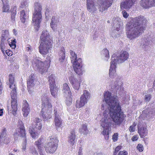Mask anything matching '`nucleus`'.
<instances>
[{"mask_svg": "<svg viewBox=\"0 0 155 155\" xmlns=\"http://www.w3.org/2000/svg\"><path fill=\"white\" fill-rule=\"evenodd\" d=\"M85 113L84 114L83 116L84 117H88L90 114V109L89 108H87L85 109Z\"/></svg>", "mask_w": 155, "mask_h": 155, "instance_id": "49530a36", "label": "nucleus"}, {"mask_svg": "<svg viewBox=\"0 0 155 155\" xmlns=\"http://www.w3.org/2000/svg\"><path fill=\"white\" fill-rule=\"evenodd\" d=\"M48 81L50 86L51 85H55V76L54 74H51L49 77Z\"/></svg>", "mask_w": 155, "mask_h": 155, "instance_id": "473e14b6", "label": "nucleus"}, {"mask_svg": "<svg viewBox=\"0 0 155 155\" xmlns=\"http://www.w3.org/2000/svg\"><path fill=\"white\" fill-rule=\"evenodd\" d=\"M54 122L56 127H59L61 126L62 123L61 119L54 120Z\"/></svg>", "mask_w": 155, "mask_h": 155, "instance_id": "ea45409f", "label": "nucleus"}, {"mask_svg": "<svg viewBox=\"0 0 155 155\" xmlns=\"http://www.w3.org/2000/svg\"><path fill=\"white\" fill-rule=\"evenodd\" d=\"M9 87L11 89L10 95L12 100H17L16 85H11L9 86Z\"/></svg>", "mask_w": 155, "mask_h": 155, "instance_id": "5701e85b", "label": "nucleus"}, {"mask_svg": "<svg viewBox=\"0 0 155 155\" xmlns=\"http://www.w3.org/2000/svg\"><path fill=\"white\" fill-rule=\"evenodd\" d=\"M31 47L30 45H28V46L26 47V49L28 51H29L31 50Z\"/></svg>", "mask_w": 155, "mask_h": 155, "instance_id": "774afa93", "label": "nucleus"}, {"mask_svg": "<svg viewBox=\"0 0 155 155\" xmlns=\"http://www.w3.org/2000/svg\"><path fill=\"white\" fill-rule=\"evenodd\" d=\"M151 98V95L150 94H148L145 96L144 99L146 101H149Z\"/></svg>", "mask_w": 155, "mask_h": 155, "instance_id": "de8ad7c7", "label": "nucleus"}, {"mask_svg": "<svg viewBox=\"0 0 155 155\" xmlns=\"http://www.w3.org/2000/svg\"><path fill=\"white\" fill-rule=\"evenodd\" d=\"M151 41V40H150L149 38L146 39V40H144L145 42V43L144 44V45H147L150 43Z\"/></svg>", "mask_w": 155, "mask_h": 155, "instance_id": "052dcab7", "label": "nucleus"}, {"mask_svg": "<svg viewBox=\"0 0 155 155\" xmlns=\"http://www.w3.org/2000/svg\"><path fill=\"white\" fill-rule=\"evenodd\" d=\"M142 101L141 100H133V103L134 104L135 106H137L138 105H140L142 103Z\"/></svg>", "mask_w": 155, "mask_h": 155, "instance_id": "c03bdc74", "label": "nucleus"}, {"mask_svg": "<svg viewBox=\"0 0 155 155\" xmlns=\"http://www.w3.org/2000/svg\"><path fill=\"white\" fill-rule=\"evenodd\" d=\"M28 6V4L26 1H22L21 2V5L20 6L21 8H25L27 7Z\"/></svg>", "mask_w": 155, "mask_h": 155, "instance_id": "37998d69", "label": "nucleus"}, {"mask_svg": "<svg viewBox=\"0 0 155 155\" xmlns=\"http://www.w3.org/2000/svg\"><path fill=\"white\" fill-rule=\"evenodd\" d=\"M138 139V138L137 136L134 135L132 137L131 139L132 141H134L137 140Z\"/></svg>", "mask_w": 155, "mask_h": 155, "instance_id": "0e129e2a", "label": "nucleus"}, {"mask_svg": "<svg viewBox=\"0 0 155 155\" xmlns=\"http://www.w3.org/2000/svg\"><path fill=\"white\" fill-rule=\"evenodd\" d=\"M42 21V15L41 14H33L32 21L33 24L37 29L40 27V24Z\"/></svg>", "mask_w": 155, "mask_h": 155, "instance_id": "ddd939ff", "label": "nucleus"}, {"mask_svg": "<svg viewBox=\"0 0 155 155\" xmlns=\"http://www.w3.org/2000/svg\"><path fill=\"white\" fill-rule=\"evenodd\" d=\"M138 133H139L140 137L141 138L144 137L146 136L147 134V130L146 128L144 127H141L139 128L138 127Z\"/></svg>", "mask_w": 155, "mask_h": 155, "instance_id": "cd10ccee", "label": "nucleus"}, {"mask_svg": "<svg viewBox=\"0 0 155 155\" xmlns=\"http://www.w3.org/2000/svg\"><path fill=\"white\" fill-rule=\"evenodd\" d=\"M59 22V20L57 17L54 16L52 17L51 21L50 23V26L53 31H55L57 30V26Z\"/></svg>", "mask_w": 155, "mask_h": 155, "instance_id": "aec40b11", "label": "nucleus"}, {"mask_svg": "<svg viewBox=\"0 0 155 155\" xmlns=\"http://www.w3.org/2000/svg\"><path fill=\"white\" fill-rule=\"evenodd\" d=\"M118 134L117 133H114L113 135L112 139L115 142L118 139Z\"/></svg>", "mask_w": 155, "mask_h": 155, "instance_id": "8fccbe9b", "label": "nucleus"}, {"mask_svg": "<svg viewBox=\"0 0 155 155\" xmlns=\"http://www.w3.org/2000/svg\"><path fill=\"white\" fill-rule=\"evenodd\" d=\"M35 144L39 150L40 155H45V152L43 147L42 140L39 139L38 141L35 142Z\"/></svg>", "mask_w": 155, "mask_h": 155, "instance_id": "a211bd4d", "label": "nucleus"}, {"mask_svg": "<svg viewBox=\"0 0 155 155\" xmlns=\"http://www.w3.org/2000/svg\"><path fill=\"white\" fill-rule=\"evenodd\" d=\"M140 5L144 9H148L155 6V0H141Z\"/></svg>", "mask_w": 155, "mask_h": 155, "instance_id": "4468645a", "label": "nucleus"}, {"mask_svg": "<svg viewBox=\"0 0 155 155\" xmlns=\"http://www.w3.org/2000/svg\"><path fill=\"white\" fill-rule=\"evenodd\" d=\"M11 107L13 114H14L17 110V100H11Z\"/></svg>", "mask_w": 155, "mask_h": 155, "instance_id": "c85d7f7f", "label": "nucleus"}, {"mask_svg": "<svg viewBox=\"0 0 155 155\" xmlns=\"http://www.w3.org/2000/svg\"><path fill=\"white\" fill-rule=\"evenodd\" d=\"M68 79L73 88L76 90H78L80 86V81H79L73 74L69 76Z\"/></svg>", "mask_w": 155, "mask_h": 155, "instance_id": "2eb2a0df", "label": "nucleus"}, {"mask_svg": "<svg viewBox=\"0 0 155 155\" xmlns=\"http://www.w3.org/2000/svg\"><path fill=\"white\" fill-rule=\"evenodd\" d=\"M22 110L23 116L25 117H27L29 113L30 109L28 104L26 100L23 101Z\"/></svg>", "mask_w": 155, "mask_h": 155, "instance_id": "6ab92c4d", "label": "nucleus"}, {"mask_svg": "<svg viewBox=\"0 0 155 155\" xmlns=\"http://www.w3.org/2000/svg\"><path fill=\"white\" fill-rule=\"evenodd\" d=\"M83 93L80 97V100H77L76 101V107L77 108H80L84 106L90 98V94L88 91L84 90Z\"/></svg>", "mask_w": 155, "mask_h": 155, "instance_id": "9b49d317", "label": "nucleus"}, {"mask_svg": "<svg viewBox=\"0 0 155 155\" xmlns=\"http://www.w3.org/2000/svg\"><path fill=\"white\" fill-rule=\"evenodd\" d=\"M9 7L8 4L3 5V12H7L9 10Z\"/></svg>", "mask_w": 155, "mask_h": 155, "instance_id": "a18cd8bd", "label": "nucleus"}, {"mask_svg": "<svg viewBox=\"0 0 155 155\" xmlns=\"http://www.w3.org/2000/svg\"><path fill=\"white\" fill-rule=\"evenodd\" d=\"M54 120L61 119L60 117L61 114L58 110L57 109H54Z\"/></svg>", "mask_w": 155, "mask_h": 155, "instance_id": "f704fd0d", "label": "nucleus"}, {"mask_svg": "<svg viewBox=\"0 0 155 155\" xmlns=\"http://www.w3.org/2000/svg\"><path fill=\"white\" fill-rule=\"evenodd\" d=\"M76 136L74 130H71L68 137V141L71 145L73 146L76 143Z\"/></svg>", "mask_w": 155, "mask_h": 155, "instance_id": "412c9836", "label": "nucleus"}, {"mask_svg": "<svg viewBox=\"0 0 155 155\" xmlns=\"http://www.w3.org/2000/svg\"><path fill=\"white\" fill-rule=\"evenodd\" d=\"M102 54L105 57V60L107 61L109 57L108 50L106 49H103L102 51Z\"/></svg>", "mask_w": 155, "mask_h": 155, "instance_id": "c9c22d12", "label": "nucleus"}, {"mask_svg": "<svg viewBox=\"0 0 155 155\" xmlns=\"http://www.w3.org/2000/svg\"><path fill=\"white\" fill-rule=\"evenodd\" d=\"M104 97L105 102L108 105V110L107 112L105 110L104 112V117L101 120V124L104 128L102 134L104 136L106 140H108L112 124L111 119L108 114L114 122L113 125L114 127L120 126L126 116L121 111L117 96H111V93L107 91L104 93Z\"/></svg>", "mask_w": 155, "mask_h": 155, "instance_id": "f257e3e1", "label": "nucleus"}, {"mask_svg": "<svg viewBox=\"0 0 155 155\" xmlns=\"http://www.w3.org/2000/svg\"><path fill=\"white\" fill-rule=\"evenodd\" d=\"M8 42L9 46L12 48L14 49L16 47V41L15 39H14L13 40H12L11 41V42H10L9 41H8Z\"/></svg>", "mask_w": 155, "mask_h": 155, "instance_id": "58836bf2", "label": "nucleus"}, {"mask_svg": "<svg viewBox=\"0 0 155 155\" xmlns=\"http://www.w3.org/2000/svg\"><path fill=\"white\" fill-rule=\"evenodd\" d=\"M129 130L130 132H134L135 131L134 127L133 125L130 126L129 128Z\"/></svg>", "mask_w": 155, "mask_h": 155, "instance_id": "680f3d73", "label": "nucleus"}, {"mask_svg": "<svg viewBox=\"0 0 155 155\" xmlns=\"http://www.w3.org/2000/svg\"><path fill=\"white\" fill-rule=\"evenodd\" d=\"M1 1H2L3 5L8 4V0H1Z\"/></svg>", "mask_w": 155, "mask_h": 155, "instance_id": "69168bd1", "label": "nucleus"}, {"mask_svg": "<svg viewBox=\"0 0 155 155\" xmlns=\"http://www.w3.org/2000/svg\"><path fill=\"white\" fill-rule=\"evenodd\" d=\"M120 30V28L119 27H117L113 31V32L112 34V35L113 37H117L119 36V35L118 34L116 33L115 34V31H116L117 32L118 31Z\"/></svg>", "mask_w": 155, "mask_h": 155, "instance_id": "79ce46f5", "label": "nucleus"}, {"mask_svg": "<svg viewBox=\"0 0 155 155\" xmlns=\"http://www.w3.org/2000/svg\"><path fill=\"white\" fill-rule=\"evenodd\" d=\"M35 80L34 74H32L29 76V78L27 80V86L28 88H30L33 86L34 82Z\"/></svg>", "mask_w": 155, "mask_h": 155, "instance_id": "bb28decb", "label": "nucleus"}, {"mask_svg": "<svg viewBox=\"0 0 155 155\" xmlns=\"http://www.w3.org/2000/svg\"><path fill=\"white\" fill-rule=\"evenodd\" d=\"M5 53L8 56H11L12 55V52L9 50H5Z\"/></svg>", "mask_w": 155, "mask_h": 155, "instance_id": "4d7b16f0", "label": "nucleus"}, {"mask_svg": "<svg viewBox=\"0 0 155 155\" xmlns=\"http://www.w3.org/2000/svg\"><path fill=\"white\" fill-rule=\"evenodd\" d=\"M19 127L16 132L14 134V137L15 140H17L18 137L23 138V140L26 138V133L25 127L22 122L21 121L19 122Z\"/></svg>", "mask_w": 155, "mask_h": 155, "instance_id": "f8f14e48", "label": "nucleus"}, {"mask_svg": "<svg viewBox=\"0 0 155 155\" xmlns=\"http://www.w3.org/2000/svg\"><path fill=\"white\" fill-rule=\"evenodd\" d=\"M6 131L5 129H4L0 134V144L3 141L4 138L6 135Z\"/></svg>", "mask_w": 155, "mask_h": 155, "instance_id": "e433bc0d", "label": "nucleus"}, {"mask_svg": "<svg viewBox=\"0 0 155 155\" xmlns=\"http://www.w3.org/2000/svg\"><path fill=\"white\" fill-rule=\"evenodd\" d=\"M150 112L148 111L147 110H145L142 112V113L141 114V116L143 118V119L146 118H148L150 115H149Z\"/></svg>", "mask_w": 155, "mask_h": 155, "instance_id": "72a5a7b5", "label": "nucleus"}, {"mask_svg": "<svg viewBox=\"0 0 155 155\" xmlns=\"http://www.w3.org/2000/svg\"><path fill=\"white\" fill-rule=\"evenodd\" d=\"M113 57V56L111 57L109 74L110 78H115V81L114 84L111 85V88L115 89V91L119 92L123 90V87L121 85L122 82L121 77L116 73V66L117 63H122L127 60L129 58V54L126 51H122L117 57L115 58Z\"/></svg>", "mask_w": 155, "mask_h": 155, "instance_id": "7ed1b4c3", "label": "nucleus"}, {"mask_svg": "<svg viewBox=\"0 0 155 155\" xmlns=\"http://www.w3.org/2000/svg\"><path fill=\"white\" fill-rule=\"evenodd\" d=\"M95 0H87L86 7L87 10L90 12L93 13L99 9V11L103 12L111 6L112 3V0H100L99 5L94 3Z\"/></svg>", "mask_w": 155, "mask_h": 155, "instance_id": "39448f33", "label": "nucleus"}, {"mask_svg": "<svg viewBox=\"0 0 155 155\" xmlns=\"http://www.w3.org/2000/svg\"><path fill=\"white\" fill-rule=\"evenodd\" d=\"M20 17L21 22L23 23H25L27 21L28 17L27 11L25 12V11L23 10L21 11Z\"/></svg>", "mask_w": 155, "mask_h": 155, "instance_id": "b1692460", "label": "nucleus"}, {"mask_svg": "<svg viewBox=\"0 0 155 155\" xmlns=\"http://www.w3.org/2000/svg\"><path fill=\"white\" fill-rule=\"evenodd\" d=\"M79 132L81 134H86L88 133V130L86 124H83L79 130Z\"/></svg>", "mask_w": 155, "mask_h": 155, "instance_id": "7c9ffc66", "label": "nucleus"}, {"mask_svg": "<svg viewBox=\"0 0 155 155\" xmlns=\"http://www.w3.org/2000/svg\"><path fill=\"white\" fill-rule=\"evenodd\" d=\"M34 13L41 14L42 9V6L41 4L38 2H36L35 3L34 5Z\"/></svg>", "mask_w": 155, "mask_h": 155, "instance_id": "393cba45", "label": "nucleus"}, {"mask_svg": "<svg viewBox=\"0 0 155 155\" xmlns=\"http://www.w3.org/2000/svg\"><path fill=\"white\" fill-rule=\"evenodd\" d=\"M33 67L35 69L39 71L40 73L42 74L47 71L49 65L45 62L35 59L32 62Z\"/></svg>", "mask_w": 155, "mask_h": 155, "instance_id": "9d476101", "label": "nucleus"}, {"mask_svg": "<svg viewBox=\"0 0 155 155\" xmlns=\"http://www.w3.org/2000/svg\"><path fill=\"white\" fill-rule=\"evenodd\" d=\"M16 6H13L11 9V13L16 14Z\"/></svg>", "mask_w": 155, "mask_h": 155, "instance_id": "603ef678", "label": "nucleus"}, {"mask_svg": "<svg viewBox=\"0 0 155 155\" xmlns=\"http://www.w3.org/2000/svg\"><path fill=\"white\" fill-rule=\"evenodd\" d=\"M147 19L140 15L133 18L126 25V29L127 38L130 40H134L141 35L146 29Z\"/></svg>", "mask_w": 155, "mask_h": 155, "instance_id": "f03ea898", "label": "nucleus"}, {"mask_svg": "<svg viewBox=\"0 0 155 155\" xmlns=\"http://www.w3.org/2000/svg\"><path fill=\"white\" fill-rule=\"evenodd\" d=\"M121 146H118L115 149V151L114 153V155H116V154L121 149Z\"/></svg>", "mask_w": 155, "mask_h": 155, "instance_id": "5fc2aeb1", "label": "nucleus"}, {"mask_svg": "<svg viewBox=\"0 0 155 155\" xmlns=\"http://www.w3.org/2000/svg\"><path fill=\"white\" fill-rule=\"evenodd\" d=\"M2 84L0 81V94L1 93L2 91Z\"/></svg>", "mask_w": 155, "mask_h": 155, "instance_id": "338daca9", "label": "nucleus"}, {"mask_svg": "<svg viewBox=\"0 0 155 155\" xmlns=\"http://www.w3.org/2000/svg\"><path fill=\"white\" fill-rule=\"evenodd\" d=\"M9 34L8 30H3L2 31V34L1 37V39L6 40V39H9Z\"/></svg>", "mask_w": 155, "mask_h": 155, "instance_id": "2f4dec72", "label": "nucleus"}, {"mask_svg": "<svg viewBox=\"0 0 155 155\" xmlns=\"http://www.w3.org/2000/svg\"><path fill=\"white\" fill-rule=\"evenodd\" d=\"M30 151L31 153L33 154L38 155V153L35 147H32V148H31L30 149Z\"/></svg>", "mask_w": 155, "mask_h": 155, "instance_id": "09e8293b", "label": "nucleus"}, {"mask_svg": "<svg viewBox=\"0 0 155 155\" xmlns=\"http://www.w3.org/2000/svg\"><path fill=\"white\" fill-rule=\"evenodd\" d=\"M128 153L125 150L122 151H120L118 153V155H127Z\"/></svg>", "mask_w": 155, "mask_h": 155, "instance_id": "6e6d98bb", "label": "nucleus"}, {"mask_svg": "<svg viewBox=\"0 0 155 155\" xmlns=\"http://www.w3.org/2000/svg\"><path fill=\"white\" fill-rule=\"evenodd\" d=\"M137 148L140 152L143 150V146L141 144H138L137 146Z\"/></svg>", "mask_w": 155, "mask_h": 155, "instance_id": "864d4df0", "label": "nucleus"}, {"mask_svg": "<svg viewBox=\"0 0 155 155\" xmlns=\"http://www.w3.org/2000/svg\"><path fill=\"white\" fill-rule=\"evenodd\" d=\"M50 90L51 94L52 95L55 97L57 95L58 88L55 85H53L50 86Z\"/></svg>", "mask_w": 155, "mask_h": 155, "instance_id": "a878e982", "label": "nucleus"}, {"mask_svg": "<svg viewBox=\"0 0 155 155\" xmlns=\"http://www.w3.org/2000/svg\"><path fill=\"white\" fill-rule=\"evenodd\" d=\"M71 97V96H69L66 97V99L65 100V103L67 106H70L72 104V98Z\"/></svg>", "mask_w": 155, "mask_h": 155, "instance_id": "a19ab883", "label": "nucleus"}, {"mask_svg": "<svg viewBox=\"0 0 155 155\" xmlns=\"http://www.w3.org/2000/svg\"><path fill=\"white\" fill-rule=\"evenodd\" d=\"M65 51L64 47H61L59 51L58 55L59 61L61 63L64 62L66 60L65 57Z\"/></svg>", "mask_w": 155, "mask_h": 155, "instance_id": "4be33fe9", "label": "nucleus"}, {"mask_svg": "<svg viewBox=\"0 0 155 155\" xmlns=\"http://www.w3.org/2000/svg\"><path fill=\"white\" fill-rule=\"evenodd\" d=\"M24 140V143L23 144V145L22 146V149L23 150V151L25 150L26 149V140L25 139Z\"/></svg>", "mask_w": 155, "mask_h": 155, "instance_id": "13d9d810", "label": "nucleus"}, {"mask_svg": "<svg viewBox=\"0 0 155 155\" xmlns=\"http://www.w3.org/2000/svg\"><path fill=\"white\" fill-rule=\"evenodd\" d=\"M14 78L12 74H10L9 75V86L16 85L14 83Z\"/></svg>", "mask_w": 155, "mask_h": 155, "instance_id": "4c0bfd02", "label": "nucleus"}, {"mask_svg": "<svg viewBox=\"0 0 155 155\" xmlns=\"http://www.w3.org/2000/svg\"><path fill=\"white\" fill-rule=\"evenodd\" d=\"M58 142V138L56 137L51 136L50 137L49 141L44 146L46 152L49 153H54L57 148Z\"/></svg>", "mask_w": 155, "mask_h": 155, "instance_id": "1a4fd4ad", "label": "nucleus"}, {"mask_svg": "<svg viewBox=\"0 0 155 155\" xmlns=\"http://www.w3.org/2000/svg\"><path fill=\"white\" fill-rule=\"evenodd\" d=\"M16 14L11 13V19L12 22H14L15 21V16Z\"/></svg>", "mask_w": 155, "mask_h": 155, "instance_id": "bf43d9fd", "label": "nucleus"}, {"mask_svg": "<svg viewBox=\"0 0 155 155\" xmlns=\"http://www.w3.org/2000/svg\"><path fill=\"white\" fill-rule=\"evenodd\" d=\"M62 91L63 96L65 97L71 96V93L68 84L67 83L63 84Z\"/></svg>", "mask_w": 155, "mask_h": 155, "instance_id": "f3484780", "label": "nucleus"}, {"mask_svg": "<svg viewBox=\"0 0 155 155\" xmlns=\"http://www.w3.org/2000/svg\"><path fill=\"white\" fill-rule=\"evenodd\" d=\"M41 120L38 118H35L32 123V126L30 127L29 133L33 138H37L42 127V124L41 123Z\"/></svg>", "mask_w": 155, "mask_h": 155, "instance_id": "6e6552de", "label": "nucleus"}, {"mask_svg": "<svg viewBox=\"0 0 155 155\" xmlns=\"http://www.w3.org/2000/svg\"><path fill=\"white\" fill-rule=\"evenodd\" d=\"M8 42V40H4L1 39V44L0 47L1 49L4 54H5V49L7 45V42Z\"/></svg>", "mask_w": 155, "mask_h": 155, "instance_id": "c756f323", "label": "nucleus"}, {"mask_svg": "<svg viewBox=\"0 0 155 155\" xmlns=\"http://www.w3.org/2000/svg\"><path fill=\"white\" fill-rule=\"evenodd\" d=\"M42 106L41 117H42L44 121H47L51 117L52 107L49 100L47 95H44L41 97Z\"/></svg>", "mask_w": 155, "mask_h": 155, "instance_id": "423d86ee", "label": "nucleus"}, {"mask_svg": "<svg viewBox=\"0 0 155 155\" xmlns=\"http://www.w3.org/2000/svg\"><path fill=\"white\" fill-rule=\"evenodd\" d=\"M69 51L71 62L74 72L78 75H82L85 70L83 66L82 59L78 58L75 52L71 50Z\"/></svg>", "mask_w": 155, "mask_h": 155, "instance_id": "0eeeda50", "label": "nucleus"}, {"mask_svg": "<svg viewBox=\"0 0 155 155\" xmlns=\"http://www.w3.org/2000/svg\"><path fill=\"white\" fill-rule=\"evenodd\" d=\"M122 13L123 17L125 18H127L129 16V14L125 10L122 11Z\"/></svg>", "mask_w": 155, "mask_h": 155, "instance_id": "3c124183", "label": "nucleus"}, {"mask_svg": "<svg viewBox=\"0 0 155 155\" xmlns=\"http://www.w3.org/2000/svg\"><path fill=\"white\" fill-rule=\"evenodd\" d=\"M82 148L81 147L79 148L78 151V155H82L83 153H82Z\"/></svg>", "mask_w": 155, "mask_h": 155, "instance_id": "e2e57ef3", "label": "nucleus"}, {"mask_svg": "<svg viewBox=\"0 0 155 155\" xmlns=\"http://www.w3.org/2000/svg\"><path fill=\"white\" fill-rule=\"evenodd\" d=\"M137 0H125L121 3L120 8L122 9H129L135 4Z\"/></svg>", "mask_w": 155, "mask_h": 155, "instance_id": "dca6fc26", "label": "nucleus"}, {"mask_svg": "<svg viewBox=\"0 0 155 155\" xmlns=\"http://www.w3.org/2000/svg\"><path fill=\"white\" fill-rule=\"evenodd\" d=\"M39 51L43 55H45L49 53V51L52 48L53 42L50 38L48 31L43 30L40 38Z\"/></svg>", "mask_w": 155, "mask_h": 155, "instance_id": "20e7f679", "label": "nucleus"}]
</instances>
